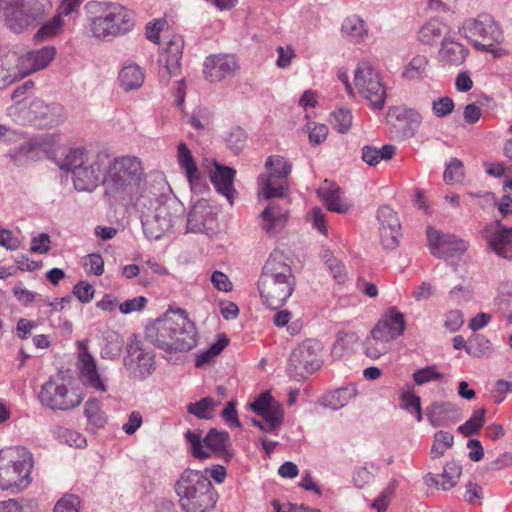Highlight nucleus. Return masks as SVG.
<instances>
[{
    "label": "nucleus",
    "mask_w": 512,
    "mask_h": 512,
    "mask_svg": "<svg viewBox=\"0 0 512 512\" xmlns=\"http://www.w3.org/2000/svg\"><path fill=\"white\" fill-rule=\"evenodd\" d=\"M87 37L111 42L131 32L136 23L135 14L129 8L112 1H90L85 5Z\"/></svg>",
    "instance_id": "obj_1"
},
{
    "label": "nucleus",
    "mask_w": 512,
    "mask_h": 512,
    "mask_svg": "<svg viewBox=\"0 0 512 512\" xmlns=\"http://www.w3.org/2000/svg\"><path fill=\"white\" fill-rule=\"evenodd\" d=\"M142 228L147 239L157 241L169 233L183 213V205L175 198L156 196L145 191L137 201Z\"/></svg>",
    "instance_id": "obj_2"
},
{
    "label": "nucleus",
    "mask_w": 512,
    "mask_h": 512,
    "mask_svg": "<svg viewBox=\"0 0 512 512\" xmlns=\"http://www.w3.org/2000/svg\"><path fill=\"white\" fill-rule=\"evenodd\" d=\"M258 290L263 303L272 309L282 307L291 297L295 277L282 251L274 250L270 254L258 280Z\"/></svg>",
    "instance_id": "obj_3"
},
{
    "label": "nucleus",
    "mask_w": 512,
    "mask_h": 512,
    "mask_svg": "<svg viewBox=\"0 0 512 512\" xmlns=\"http://www.w3.org/2000/svg\"><path fill=\"white\" fill-rule=\"evenodd\" d=\"M148 337L167 352H185L197 345L196 327L183 310L178 311L176 318L158 319L149 329Z\"/></svg>",
    "instance_id": "obj_4"
},
{
    "label": "nucleus",
    "mask_w": 512,
    "mask_h": 512,
    "mask_svg": "<svg viewBox=\"0 0 512 512\" xmlns=\"http://www.w3.org/2000/svg\"><path fill=\"white\" fill-rule=\"evenodd\" d=\"M105 160V156L77 147L67 150L56 164L60 170L71 173L76 190L91 192L103 182Z\"/></svg>",
    "instance_id": "obj_5"
},
{
    "label": "nucleus",
    "mask_w": 512,
    "mask_h": 512,
    "mask_svg": "<svg viewBox=\"0 0 512 512\" xmlns=\"http://www.w3.org/2000/svg\"><path fill=\"white\" fill-rule=\"evenodd\" d=\"M176 493L184 512H213L218 493L205 472L187 469L176 483Z\"/></svg>",
    "instance_id": "obj_6"
},
{
    "label": "nucleus",
    "mask_w": 512,
    "mask_h": 512,
    "mask_svg": "<svg viewBox=\"0 0 512 512\" xmlns=\"http://www.w3.org/2000/svg\"><path fill=\"white\" fill-rule=\"evenodd\" d=\"M32 453L21 446L0 450V488L10 493L25 490L32 482Z\"/></svg>",
    "instance_id": "obj_7"
},
{
    "label": "nucleus",
    "mask_w": 512,
    "mask_h": 512,
    "mask_svg": "<svg viewBox=\"0 0 512 512\" xmlns=\"http://www.w3.org/2000/svg\"><path fill=\"white\" fill-rule=\"evenodd\" d=\"M143 175V167L139 158L125 155L112 159L103 178L105 194L114 199H125L130 196Z\"/></svg>",
    "instance_id": "obj_8"
},
{
    "label": "nucleus",
    "mask_w": 512,
    "mask_h": 512,
    "mask_svg": "<svg viewBox=\"0 0 512 512\" xmlns=\"http://www.w3.org/2000/svg\"><path fill=\"white\" fill-rule=\"evenodd\" d=\"M51 9V0H0L5 25L17 34L42 20Z\"/></svg>",
    "instance_id": "obj_9"
},
{
    "label": "nucleus",
    "mask_w": 512,
    "mask_h": 512,
    "mask_svg": "<svg viewBox=\"0 0 512 512\" xmlns=\"http://www.w3.org/2000/svg\"><path fill=\"white\" fill-rule=\"evenodd\" d=\"M460 34L469 40L476 49L498 55L503 41V32L489 14H480L477 18L466 19L459 29Z\"/></svg>",
    "instance_id": "obj_10"
},
{
    "label": "nucleus",
    "mask_w": 512,
    "mask_h": 512,
    "mask_svg": "<svg viewBox=\"0 0 512 512\" xmlns=\"http://www.w3.org/2000/svg\"><path fill=\"white\" fill-rule=\"evenodd\" d=\"M267 173L258 176L259 193L265 199L280 198L288 191L287 177L292 165L279 155L269 156L265 162Z\"/></svg>",
    "instance_id": "obj_11"
},
{
    "label": "nucleus",
    "mask_w": 512,
    "mask_h": 512,
    "mask_svg": "<svg viewBox=\"0 0 512 512\" xmlns=\"http://www.w3.org/2000/svg\"><path fill=\"white\" fill-rule=\"evenodd\" d=\"M185 438L190 445L193 457L203 460L212 455L223 459H230V436L225 431L211 429L203 438L198 431L188 430Z\"/></svg>",
    "instance_id": "obj_12"
},
{
    "label": "nucleus",
    "mask_w": 512,
    "mask_h": 512,
    "mask_svg": "<svg viewBox=\"0 0 512 512\" xmlns=\"http://www.w3.org/2000/svg\"><path fill=\"white\" fill-rule=\"evenodd\" d=\"M10 117L16 122L26 123L36 120L43 121L44 125H56L63 121L64 110L59 104H46L41 99H32L29 103L17 101L14 106L7 109Z\"/></svg>",
    "instance_id": "obj_13"
},
{
    "label": "nucleus",
    "mask_w": 512,
    "mask_h": 512,
    "mask_svg": "<svg viewBox=\"0 0 512 512\" xmlns=\"http://www.w3.org/2000/svg\"><path fill=\"white\" fill-rule=\"evenodd\" d=\"M354 85L372 109L382 110L386 100V87L379 73L367 62L360 63L354 72Z\"/></svg>",
    "instance_id": "obj_14"
},
{
    "label": "nucleus",
    "mask_w": 512,
    "mask_h": 512,
    "mask_svg": "<svg viewBox=\"0 0 512 512\" xmlns=\"http://www.w3.org/2000/svg\"><path fill=\"white\" fill-rule=\"evenodd\" d=\"M40 401L52 410H69L81 404L84 395L79 388L63 380L50 379L41 388Z\"/></svg>",
    "instance_id": "obj_15"
},
{
    "label": "nucleus",
    "mask_w": 512,
    "mask_h": 512,
    "mask_svg": "<svg viewBox=\"0 0 512 512\" xmlns=\"http://www.w3.org/2000/svg\"><path fill=\"white\" fill-rule=\"evenodd\" d=\"M123 365L131 379L144 381L155 371V356L140 341L134 340L127 345Z\"/></svg>",
    "instance_id": "obj_16"
},
{
    "label": "nucleus",
    "mask_w": 512,
    "mask_h": 512,
    "mask_svg": "<svg viewBox=\"0 0 512 512\" xmlns=\"http://www.w3.org/2000/svg\"><path fill=\"white\" fill-rule=\"evenodd\" d=\"M428 246L433 256L438 258H454L463 255L468 243L453 234L443 233L431 226L426 230Z\"/></svg>",
    "instance_id": "obj_17"
},
{
    "label": "nucleus",
    "mask_w": 512,
    "mask_h": 512,
    "mask_svg": "<svg viewBox=\"0 0 512 512\" xmlns=\"http://www.w3.org/2000/svg\"><path fill=\"white\" fill-rule=\"evenodd\" d=\"M77 369L82 384L98 393L108 391L107 379L104 378L98 368L95 358L89 353L87 344L79 342Z\"/></svg>",
    "instance_id": "obj_18"
},
{
    "label": "nucleus",
    "mask_w": 512,
    "mask_h": 512,
    "mask_svg": "<svg viewBox=\"0 0 512 512\" xmlns=\"http://www.w3.org/2000/svg\"><path fill=\"white\" fill-rule=\"evenodd\" d=\"M322 349L318 340H305L292 351L290 365L296 370L302 369L305 373L312 374L323 364Z\"/></svg>",
    "instance_id": "obj_19"
},
{
    "label": "nucleus",
    "mask_w": 512,
    "mask_h": 512,
    "mask_svg": "<svg viewBox=\"0 0 512 512\" xmlns=\"http://www.w3.org/2000/svg\"><path fill=\"white\" fill-rule=\"evenodd\" d=\"M56 57V48L52 45L29 50L21 54L16 61L20 77L24 78L32 73L47 68Z\"/></svg>",
    "instance_id": "obj_20"
},
{
    "label": "nucleus",
    "mask_w": 512,
    "mask_h": 512,
    "mask_svg": "<svg viewBox=\"0 0 512 512\" xmlns=\"http://www.w3.org/2000/svg\"><path fill=\"white\" fill-rule=\"evenodd\" d=\"M381 244L385 249H395L400 242L401 224L397 213L388 205L377 211Z\"/></svg>",
    "instance_id": "obj_21"
},
{
    "label": "nucleus",
    "mask_w": 512,
    "mask_h": 512,
    "mask_svg": "<svg viewBox=\"0 0 512 512\" xmlns=\"http://www.w3.org/2000/svg\"><path fill=\"white\" fill-rule=\"evenodd\" d=\"M247 408L261 416L271 432L277 430L283 423V407L268 391L262 392L247 405Z\"/></svg>",
    "instance_id": "obj_22"
},
{
    "label": "nucleus",
    "mask_w": 512,
    "mask_h": 512,
    "mask_svg": "<svg viewBox=\"0 0 512 512\" xmlns=\"http://www.w3.org/2000/svg\"><path fill=\"white\" fill-rule=\"evenodd\" d=\"M239 64L232 54H213L206 57L203 73L210 82H218L232 77L238 70Z\"/></svg>",
    "instance_id": "obj_23"
},
{
    "label": "nucleus",
    "mask_w": 512,
    "mask_h": 512,
    "mask_svg": "<svg viewBox=\"0 0 512 512\" xmlns=\"http://www.w3.org/2000/svg\"><path fill=\"white\" fill-rule=\"evenodd\" d=\"M215 224L216 214L213 207L206 200L197 201L188 213V231L208 234L214 230Z\"/></svg>",
    "instance_id": "obj_24"
},
{
    "label": "nucleus",
    "mask_w": 512,
    "mask_h": 512,
    "mask_svg": "<svg viewBox=\"0 0 512 512\" xmlns=\"http://www.w3.org/2000/svg\"><path fill=\"white\" fill-rule=\"evenodd\" d=\"M177 161L193 192L203 193L208 189L205 177L200 173L191 151L184 142H180L177 146Z\"/></svg>",
    "instance_id": "obj_25"
},
{
    "label": "nucleus",
    "mask_w": 512,
    "mask_h": 512,
    "mask_svg": "<svg viewBox=\"0 0 512 512\" xmlns=\"http://www.w3.org/2000/svg\"><path fill=\"white\" fill-rule=\"evenodd\" d=\"M484 237L488 247L499 257L512 260V227L497 223L496 227H486Z\"/></svg>",
    "instance_id": "obj_26"
},
{
    "label": "nucleus",
    "mask_w": 512,
    "mask_h": 512,
    "mask_svg": "<svg viewBox=\"0 0 512 512\" xmlns=\"http://www.w3.org/2000/svg\"><path fill=\"white\" fill-rule=\"evenodd\" d=\"M406 328L404 314L395 307L388 308L380 317L372 330L391 342L403 335Z\"/></svg>",
    "instance_id": "obj_27"
},
{
    "label": "nucleus",
    "mask_w": 512,
    "mask_h": 512,
    "mask_svg": "<svg viewBox=\"0 0 512 512\" xmlns=\"http://www.w3.org/2000/svg\"><path fill=\"white\" fill-rule=\"evenodd\" d=\"M261 228L269 235L281 232L286 226L289 211L286 206H281L276 201H270L261 212Z\"/></svg>",
    "instance_id": "obj_28"
},
{
    "label": "nucleus",
    "mask_w": 512,
    "mask_h": 512,
    "mask_svg": "<svg viewBox=\"0 0 512 512\" xmlns=\"http://www.w3.org/2000/svg\"><path fill=\"white\" fill-rule=\"evenodd\" d=\"M317 193L330 211L344 214L353 206L352 202L344 196L340 187L334 182L325 180L318 188Z\"/></svg>",
    "instance_id": "obj_29"
},
{
    "label": "nucleus",
    "mask_w": 512,
    "mask_h": 512,
    "mask_svg": "<svg viewBox=\"0 0 512 512\" xmlns=\"http://www.w3.org/2000/svg\"><path fill=\"white\" fill-rule=\"evenodd\" d=\"M214 170L209 171L210 179L217 192L223 195L230 205H233L236 190L234 189V178L236 171L228 166L213 162Z\"/></svg>",
    "instance_id": "obj_30"
},
{
    "label": "nucleus",
    "mask_w": 512,
    "mask_h": 512,
    "mask_svg": "<svg viewBox=\"0 0 512 512\" xmlns=\"http://www.w3.org/2000/svg\"><path fill=\"white\" fill-rule=\"evenodd\" d=\"M184 40L181 35H173L159 57V65L169 76L176 75L180 70Z\"/></svg>",
    "instance_id": "obj_31"
},
{
    "label": "nucleus",
    "mask_w": 512,
    "mask_h": 512,
    "mask_svg": "<svg viewBox=\"0 0 512 512\" xmlns=\"http://www.w3.org/2000/svg\"><path fill=\"white\" fill-rule=\"evenodd\" d=\"M357 395L356 384L350 383L325 394L321 399V405L332 410H339L353 401Z\"/></svg>",
    "instance_id": "obj_32"
},
{
    "label": "nucleus",
    "mask_w": 512,
    "mask_h": 512,
    "mask_svg": "<svg viewBox=\"0 0 512 512\" xmlns=\"http://www.w3.org/2000/svg\"><path fill=\"white\" fill-rule=\"evenodd\" d=\"M468 49L453 38L445 36L439 50L440 61L449 65L459 66L464 63Z\"/></svg>",
    "instance_id": "obj_33"
},
{
    "label": "nucleus",
    "mask_w": 512,
    "mask_h": 512,
    "mask_svg": "<svg viewBox=\"0 0 512 512\" xmlns=\"http://www.w3.org/2000/svg\"><path fill=\"white\" fill-rule=\"evenodd\" d=\"M341 34L349 42L363 43L368 38V27L361 17L350 15L342 22Z\"/></svg>",
    "instance_id": "obj_34"
},
{
    "label": "nucleus",
    "mask_w": 512,
    "mask_h": 512,
    "mask_svg": "<svg viewBox=\"0 0 512 512\" xmlns=\"http://www.w3.org/2000/svg\"><path fill=\"white\" fill-rule=\"evenodd\" d=\"M455 407L450 402H433L425 409V416L429 423L435 427L449 426L452 421V414Z\"/></svg>",
    "instance_id": "obj_35"
},
{
    "label": "nucleus",
    "mask_w": 512,
    "mask_h": 512,
    "mask_svg": "<svg viewBox=\"0 0 512 512\" xmlns=\"http://www.w3.org/2000/svg\"><path fill=\"white\" fill-rule=\"evenodd\" d=\"M118 81L123 90H136L140 88L144 82V72L139 65L128 62L124 64L119 71Z\"/></svg>",
    "instance_id": "obj_36"
},
{
    "label": "nucleus",
    "mask_w": 512,
    "mask_h": 512,
    "mask_svg": "<svg viewBox=\"0 0 512 512\" xmlns=\"http://www.w3.org/2000/svg\"><path fill=\"white\" fill-rule=\"evenodd\" d=\"M446 30L447 26L441 20L433 18L421 26L417 38L424 45H433L446 36Z\"/></svg>",
    "instance_id": "obj_37"
},
{
    "label": "nucleus",
    "mask_w": 512,
    "mask_h": 512,
    "mask_svg": "<svg viewBox=\"0 0 512 512\" xmlns=\"http://www.w3.org/2000/svg\"><path fill=\"white\" fill-rule=\"evenodd\" d=\"M395 152L396 148L391 144L383 145L381 148L365 145L362 147L361 158L369 166H375L382 160H390Z\"/></svg>",
    "instance_id": "obj_38"
},
{
    "label": "nucleus",
    "mask_w": 512,
    "mask_h": 512,
    "mask_svg": "<svg viewBox=\"0 0 512 512\" xmlns=\"http://www.w3.org/2000/svg\"><path fill=\"white\" fill-rule=\"evenodd\" d=\"M359 341L357 333L352 331L339 332L332 346V356L335 359H342L351 353Z\"/></svg>",
    "instance_id": "obj_39"
},
{
    "label": "nucleus",
    "mask_w": 512,
    "mask_h": 512,
    "mask_svg": "<svg viewBox=\"0 0 512 512\" xmlns=\"http://www.w3.org/2000/svg\"><path fill=\"white\" fill-rule=\"evenodd\" d=\"M429 60L424 55H416L405 65L402 77L406 80H422L428 74Z\"/></svg>",
    "instance_id": "obj_40"
},
{
    "label": "nucleus",
    "mask_w": 512,
    "mask_h": 512,
    "mask_svg": "<svg viewBox=\"0 0 512 512\" xmlns=\"http://www.w3.org/2000/svg\"><path fill=\"white\" fill-rule=\"evenodd\" d=\"M391 341L380 334H376L371 330V335L364 344V351L367 357L371 359H378L386 354L390 349Z\"/></svg>",
    "instance_id": "obj_41"
},
{
    "label": "nucleus",
    "mask_w": 512,
    "mask_h": 512,
    "mask_svg": "<svg viewBox=\"0 0 512 512\" xmlns=\"http://www.w3.org/2000/svg\"><path fill=\"white\" fill-rule=\"evenodd\" d=\"M84 415L88 423L94 428H103L107 423V416L102 410L101 402L95 397L86 401Z\"/></svg>",
    "instance_id": "obj_42"
},
{
    "label": "nucleus",
    "mask_w": 512,
    "mask_h": 512,
    "mask_svg": "<svg viewBox=\"0 0 512 512\" xmlns=\"http://www.w3.org/2000/svg\"><path fill=\"white\" fill-rule=\"evenodd\" d=\"M65 25V19L55 14L50 20L42 24L38 31L34 35V40L37 42L50 40L63 31Z\"/></svg>",
    "instance_id": "obj_43"
},
{
    "label": "nucleus",
    "mask_w": 512,
    "mask_h": 512,
    "mask_svg": "<svg viewBox=\"0 0 512 512\" xmlns=\"http://www.w3.org/2000/svg\"><path fill=\"white\" fill-rule=\"evenodd\" d=\"M123 341L121 337L115 333L110 332L104 338V344L101 346L100 356L105 360H116L122 353Z\"/></svg>",
    "instance_id": "obj_44"
},
{
    "label": "nucleus",
    "mask_w": 512,
    "mask_h": 512,
    "mask_svg": "<svg viewBox=\"0 0 512 512\" xmlns=\"http://www.w3.org/2000/svg\"><path fill=\"white\" fill-rule=\"evenodd\" d=\"M454 444V436L452 433L444 430H439L434 434L433 444L430 449V457L438 459L442 457L445 452L452 448Z\"/></svg>",
    "instance_id": "obj_45"
},
{
    "label": "nucleus",
    "mask_w": 512,
    "mask_h": 512,
    "mask_svg": "<svg viewBox=\"0 0 512 512\" xmlns=\"http://www.w3.org/2000/svg\"><path fill=\"white\" fill-rule=\"evenodd\" d=\"M443 378L444 375L440 372L439 366L436 364L417 369L412 374V379L417 386H423L431 382L440 381Z\"/></svg>",
    "instance_id": "obj_46"
},
{
    "label": "nucleus",
    "mask_w": 512,
    "mask_h": 512,
    "mask_svg": "<svg viewBox=\"0 0 512 512\" xmlns=\"http://www.w3.org/2000/svg\"><path fill=\"white\" fill-rule=\"evenodd\" d=\"M217 403L211 397H204L187 406L188 413L199 419H211Z\"/></svg>",
    "instance_id": "obj_47"
},
{
    "label": "nucleus",
    "mask_w": 512,
    "mask_h": 512,
    "mask_svg": "<svg viewBox=\"0 0 512 512\" xmlns=\"http://www.w3.org/2000/svg\"><path fill=\"white\" fill-rule=\"evenodd\" d=\"M462 473V467L457 461L447 462L444 466L440 488L447 491L452 489L458 482Z\"/></svg>",
    "instance_id": "obj_48"
},
{
    "label": "nucleus",
    "mask_w": 512,
    "mask_h": 512,
    "mask_svg": "<svg viewBox=\"0 0 512 512\" xmlns=\"http://www.w3.org/2000/svg\"><path fill=\"white\" fill-rule=\"evenodd\" d=\"M485 414L486 410L484 408L475 410L471 417L458 427V431L464 436L477 433L484 423Z\"/></svg>",
    "instance_id": "obj_49"
},
{
    "label": "nucleus",
    "mask_w": 512,
    "mask_h": 512,
    "mask_svg": "<svg viewBox=\"0 0 512 512\" xmlns=\"http://www.w3.org/2000/svg\"><path fill=\"white\" fill-rule=\"evenodd\" d=\"M331 124L339 133H346L352 125V113L349 109L339 108L331 114Z\"/></svg>",
    "instance_id": "obj_50"
},
{
    "label": "nucleus",
    "mask_w": 512,
    "mask_h": 512,
    "mask_svg": "<svg viewBox=\"0 0 512 512\" xmlns=\"http://www.w3.org/2000/svg\"><path fill=\"white\" fill-rule=\"evenodd\" d=\"M492 351V346L490 341L482 336L476 335L469 339L467 345V353L473 357H482L490 354Z\"/></svg>",
    "instance_id": "obj_51"
},
{
    "label": "nucleus",
    "mask_w": 512,
    "mask_h": 512,
    "mask_svg": "<svg viewBox=\"0 0 512 512\" xmlns=\"http://www.w3.org/2000/svg\"><path fill=\"white\" fill-rule=\"evenodd\" d=\"M398 482L392 479L387 487L379 494V496L372 502L371 507L377 512H385L391 502V499L395 493Z\"/></svg>",
    "instance_id": "obj_52"
},
{
    "label": "nucleus",
    "mask_w": 512,
    "mask_h": 512,
    "mask_svg": "<svg viewBox=\"0 0 512 512\" xmlns=\"http://www.w3.org/2000/svg\"><path fill=\"white\" fill-rule=\"evenodd\" d=\"M464 178V167L463 162L458 158L451 159L446 165L443 180L445 183H458Z\"/></svg>",
    "instance_id": "obj_53"
},
{
    "label": "nucleus",
    "mask_w": 512,
    "mask_h": 512,
    "mask_svg": "<svg viewBox=\"0 0 512 512\" xmlns=\"http://www.w3.org/2000/svg\"><path fill=\"white\" fill-rule=\"evenodd\" d=\"M421 407V399L416 395L413 389L403 390L400 393V408L409 414H413Z\"/></svg>",
    "instance_id": "obj_54"
},
{
    "label": "nucleus",
    "mask_w": 512,
    "mask_h": 512,
    "mask_svg": "<svg viewBox=\"0 0 512 512\" xmlns=\"http://www.w3.org/2000/svg\"><path fill=\"white\" fill-rule=\"evenodd\" d=\"M455 104L448 96L438 97L432 101V112L438 118H444L452 113Z\"/></svg>",
    "instance_id": "obj_55"
},
{
    "label": "nucleus",
    "mask_w": 512,
    "mask_h": 512,
    "mask_svg": "<svg viewBox=\"0 0 512 512\" xmlns=\"http://www.w3.org/2000/svg\"><path fill=\"white\" fill-rule=\"evenodd\" d=\"M226 141L231 150L235 153H239L246 145V133L242 128L235 127L229 132Z\"/></svg>",
    "instance_id": "obj_56"
},
{
    "label": "nucleus",
    "mask_w": 512,
    "mask_h": 512,
    "mask_svg": "<svg viewBox=\"0 0 512 512\" xmlns=\"http://www.w3.org/2000/svg\"><path fill=\"white\" fill-rule=\"evenodd\" d=\"M306 129L309 136V141L312 144L318 145L323 143L328 135V127L324 124L308 123Z\"/></svg>",
    "instance_id": "obj_57"
},
{
    "label": "nucleus",
    "mask_w": 512,
    "mask_h": 512,
    "mask_svg": "<svg viewBox=\"0 0 512 512\" xmlns=\"http://www.w3.org/2000/svg\"><path fill=\"white\" fill-rule=\"evenodd\" d=\"M83 266L89 273L100 276L104 272V260L98 253H91L84 259Z\"/></svg>",
    "instance_id": "obj_58"
},
{
    "label": "nucleus",
    "mask_w": 512,
    "mask_h": 512,
    "mask_svg": "<svg viewBox=\"0 0 512 512\" xmlns=\"http://www.w3.org/2000/svg\"><path fill=\"white\" fill-rule=\"evenodd\" d=\"M20 79H22V77H20V73L16 65L12 68L7 67L2 63L0 64V90L10 86Z\"/></svg>",
    "instance_id": "obj_59"
},
{
    "label": "nucleus",
    "mask_w": 512,
    "mask_h": 512,
    "mask_svg": "<svg viewBox=\"0 0 512 512\" xmlns=\"http://www.w3.org/2000/svg\"><path fill=\"white\" fill-rule=\"evenodd\" d=\"M80 500L75 495L63 496L55 505L54 512H79Z\"/></svg>",
    "instance_id": "obj_60"
},
{
    "label": "nucleus",
    "mask_w": 512,
    "mask_h": 512,
    "mask_svg": "<svg viewBox=\"0 0 512 512\" xmlns=\"http://www.w3.org/2000/svg\"><path fill=\"white\" fill-rule=\"evenodd\" d=\"M31 503L28 500L17 501L8 499L0 501V512H30Z\"/></svg>",
    "instance_id": "obj_61"
},
{
    "label": "nucleus",
    "mask_w": 512,
    "mask_h": 512,
    "mask_svg": "<svg viewBox=\"0 0 512 512\" xmlns=\"http://www.w3.org/2000/svg\"><path fill=\"white\" fill-rule=\"evenodd\" d=\"M463 324L464 318L460 310L448 311L444 316V326L450 332L458 331Z\"/></svg>",
    "instance_id": "obj_62"
},
{
    "label": "nucleus",
    "mask_w": 512,
    "mask_h": 512,
    "mask_svg": "<svg viewBox=\"0 0 512 512\" xmlns=\"http://www.w3.org/2000/svg\"><path fill=\"white\" fill-rule=\"evenodd\" d=\"M51 240L47 233H40L31 239L30 250L33 253L46 254L50 250Z\"/></svg>",
    "instance_id": "obj_63"
},
{
    "label": "nucleus",
    "mask_w": 512,
    "mask_h": 512,
    "mask_svg": "<svg viewBox=\"0 0 512 512\" xmlns=\"http://www.w3.org/2000/svg\"><path fill=\"white\" fill-rule=\"evenodd\" d=\"M94 293L95 290L93 286L85 281H80L73 288V294L82 303H89L92 300Z\"/></svg>",
    "instance_id": "obj_64"
}]
</instances>
